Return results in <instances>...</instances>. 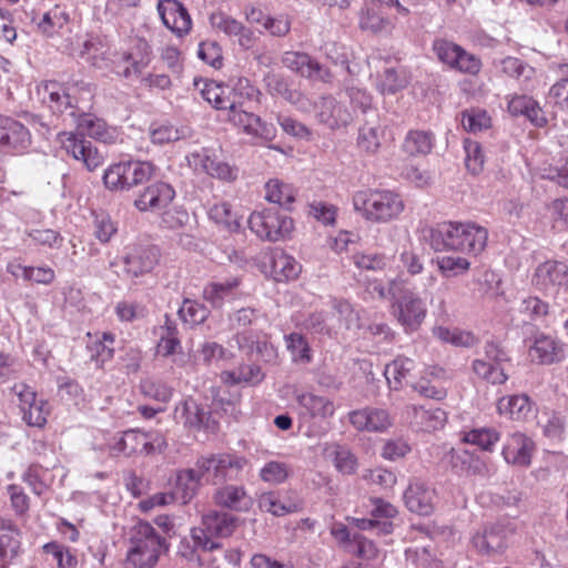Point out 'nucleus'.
I'll return each instance as SVG.
<instances>
[{"label": "nucleus", "mask_w": 568, "mask_h": 568, "mask_svg": "<svg viewBox=\"0 0 568 568\" xmlns=\"http://www.w3.org/2000/svg\"><path fill=\"white\" fill-rule=\"evenodd\" d=\"M500 434L495 428H471L464 430L462 442L467 445H475L484 452H494L495 445L499 442Z\"/></svg>", "instance_id": "nucleus-39"}, {"label": "nucleus", "mask_w": 568, "mask_h": 568, "mask_svg": "<svg viewBox=\"0 0 568 568\" xmlns=\"http://www.w3.org/2000/svg\"><path fill=\"white\" fill-rule=\"evenodd\" d=\"M532 450L531 439L525 434L516 432L508 436L504 448H501V456L506 463L513 466L527 467L531 463Z\"/></svg>", "instance_id": "nucleus-24"}, {"label": "nucleus", "mask_w": 568, "mask_h": 568, "mask_svg": "<svg viewBox=\"0 0 568 568\" xmlns=\"http://www.w3.org/2000/svg\"><path fill=\"white\" fill-rule=\"evenodd\" d=\"M209 215L216 224L224 225L229 230H237L240 227L237 213L232 211L231 204L225 201L213 204Z\"/></svg>", "instance_id": "nucleus-53"}, {"label": "nucleus", "mask_w": 568, "mask_h": 568, "mask_svg": "<svg viewBox=\"0 0 568 568\" xmlns=\"http://www.w3.org/2000/svg\"><path fill=\"white\" fill-rule=\"evenodd\" d=\"M172 397V389L165 384H149L144 390V398L156 400L155 406L144 403V418L154 416L164 410V405Z\"/></svg>", "instance_id": "nucleus-48"}, {"label": "nucleus", "mask_w": 568, "mask_h": 568, "mask_svg": "<svg viewBox=\"0 0 568 568\" xmlns=\"http://www.w3.org/2000/svg\"><path fill=\"white\" fill-rule=\"evenodd\" d=\"M257 505L262 511L276 517L303 509V500L297 498L294 491H287L284 495H281L280 491L261 493L257 497Z\"/></svg>", "instance_id": "nucleus-21"}, {"label": "nucleus", "mask_w": 568, "mask_h": 568, "mask_svg": "<svg viewBox=\"0 0 568 568\" xmlns=\"http://www.w3.org/2000/svg\"><path fill=\"white\" fill-rule=\"evenodd\" d=\"M284 342H286V348L294 363L310 364L312 362V349L305 336L292 333L284 335Z\"/></svg>", "instance_id": "nucleus-50"}, {"label": "nucleus", "mask_w": 568, "mask_h": 568, "mask_svg": "<svg viewBox=\"0 0 568 568\" xmlns=\"http://www.w3.org/2000/svg\"><path fill=\"white\" fill-rule=\"evenodd\" d=\"M508 112L511 116H524L535 126L542 128L547 124L545 112L539 102L525 94H514L508 98Z\"/></svg>", "instance_id": "nucleus-27"}, {"label": "nucleus", "mask_w": 568, "mask_h": 568, "mask_svg": "<svg viewBox=\"0 0 568 568\" xmlns=\"http://www.w3.org/2000/svg\"><path fill=\"white\" fill-rule=\"evenodd\" d=\"M348 420L357 432H385L392 426L389 413L377 407L349 412Z\"/></svg>", "instance_id": "nucleus-22"}, {"label": "nucleus", "mask_w": 568, "mask_h": 568, "mask_svg": "<svg viewBox=\"0 0 568 568\" xmlns=\"http://www.w3.org/2000/svg\"><path fill=\"white\" fill-rule=\"evenodd\" d=\"M39 92L42 93L43 103H48L53 112H62L65 108L72 105L70 95L65 93L64 88L55 81L45 82L39 89Z\"/></svg>", "instance_id": "nucleus-43"}, {"label": "nucleus", "mask_w": 568, "mask_h": 568, "mask_svg": "<svg viewBox=\"0 0 568 568\" xmlns=\"http://www.w3.org/2000/svg\"><path fill=\"white\" fill-rule=\"evenodd\" d=\"M268 274L275 282L294 281L303 266L290 254L281 248H274L268 255Z\"/></svg>", "instance_id": "nucleus-25"}, {"label": "nucleus", "mask_w": 568, "mask_h": 568, "mask_svg": "<svg viewBox=\"0 0 568 568\" xmlns=\"http://www.w3.org/2000/svg\"><path fill=\"white\" fill-rule=\"evenodd\" d=\"M296 402L302 409V416L312 420L325 422L336 413L333 399L311 392L297 394Z\"/></svg>", "instance_id": "nucleus-23"}, {"label": "nucleus", "mask_w": 568, "mask_h": 568, "mask_svg": "<svg viewBox=\"0 0 568 568\" xmlns=\"http://www.w3.org/2000/svg\"><path fill=\"white\" fill-rule=\"evenodd\" d=\"M531 285L545 295L557 296L568 291V264L562 260H546L535 267Z\"/></svg>", "instance_id": "nucleus-5"}, {"label": "nucleus", "mask_w": 568, "mask_h": 568, "mask_svg": "<svg viewBox=\"0 0 568 568\" xmlns=\"http://www.w3.org/2000/svg\"><path fill=\"white\" fill-rule=\"evenodd\" d=\"M290 466L283 462H266L260 469V478L271 485H280L290 478Z\"/></svg>", "instance_id": "nucleus-57"}, {"label": "nucleus", "mask_w": 568, "mask_h": 568, "mask_svg": "<svg viewBox=\"0 0 568 568\" xmlns=\"http://www.w3.org/2000/svg\"><path fill=\"white\" fill-rule=\"evenodd\" d=\"M392 315L406 333H413L424 323L427 307L422 297L408 292L392 304Z\"/></svg>", "instance_id": "nucleus-14"}, {"label": "nucleus", "mask_w": 568, "mask_h": 568, "mask_svg": "<svg viewBox=\"0 0 568 568\" xmlns=\"http://www.w3.org/2000/svg\"><path fill=\"white\" fill-rule=\"evenodd\" d=\"M437 266L442 276L455 277L467 274L471 267V262L468 261L467 257L446 255L437 260Z\"/></svg>", "instance_id": "nucleus-52"}, {"label": "nucleus", "mask_w": 568, "mask_h": 568, "mask_svg": "<svg viewBox=\"0 0 568 568\" xmlns=\"http://www.w3.org/2000/svg\"><path fill=\"white\" fill-rule=\"evenodd\" d=\"M67 154L83 164L89 171H94L104 163V156L92 142L84 139L83 133L61 132L57 138Z\"/></svg>", "instance_id": "nucleus-11"}, {"label": "nucleus", "mask_w": 568, "mask_h": 568, "mask_svg": "<svg viewBox=\"0 0 568 568\" xmlns=\"http://www.w3.org/2000/svg\"><path fill=\"white\" fill-rule=\"evenodd\" d=\"M205 475L194 469H183L176 475L175 495L183 504H187L196 494L200 478Z\"/></svg>", "instance_id": "nucleus-42"}, {"label": "nucleus", "mask_w": 568, "mask_h": 568, "mask_svg": "<svg viewBox=\"0 0 568 568\" xmlns=\"http://www.w3.org/2000/svg\"><path fill=\"white\" fill-rule=\"evenodd\" d=\"M462 222L444 221L434 226H425L423 236L435 252H458Z\"/></svg>", "instance_id": "nucleus-16"}, {"label": "nucleus", "mask_w": 568, "mask_h": 568, "mask_svg": "<svg viewBox=\"0 0 568 568\" xmlns=\"http://www.w3.org/2000/svg\"><path fill=\"white\" fill-rule=\"evenodd\" d=\"M251 101L245 98L237 101L235 108L227 111V120L251 138L270 142L275 138V129L247 110L246 103Z\"/></svg>", "instance_id": "nucleus-10"}, {"label": "nucleus", "mask_w": 568, "mask_h": 568, "mask_svg": "<svg viewBox=\"0 0 568 568\" xmlns=\"http://www.w3.org/2000/svg\"><path fill=\"white\" fill-rule=\"evenodd\" d=\"M246 465L247 459L244 456L226 452L212 454L196 462L197 469L210 477L214 485L239 478Z\"/></svg>", "instance_id": "nucleus-4"}, {"label": "nucleus", "mask_w": 568, "mask_h": 568, "mask_svg": "<svg viewBox=\"0 0 568 568\" xmlns=\"http://www.w3.org/2000/svg\"><path fill=\"white\" fill-rule=\"evenodd\" d=\"M433 148V135L430 132L412 130L402 143V151L408 156L417 158L427 155Z\"/></svg>", "instance_id": "nucleus-40"}, {"label": "nucleus", "mask_w": 568, "mask_h": 568, "mask_svg": "<svg viewBox=\"0 0 568 568\" xmlns=\"http://www.w3.org/2000/svg\"><path fill=\"white\" fill-rule=\"evenodd\" d=\"M528 356L532 363L541 365L554 364L561 358V347L549 335H539L530 346Z\"/></svg>", "instance_id": "nucleus-35"}, {"label": "nucleus", "mask_w": 568, "mask_h": 568, "mask_svg": "<svg viewBox=\"0 0 568 568\" xmlns=\"http://www.w3.org/2000/svg\"><path fill=\"white\" fill-rule=\"evenodd\" d=\"M241 284L239 276L210 281L203 288V298L213 307H221L225 301L237 294Z\"/></svg>", "instance_id": "nucleus-29"}, {"label": "nucleus", "mask_w": 568, "mask_h": 568, "mask_svg": "<svg viewBox=\"0 0 568 568\" xmlns=\"http://www.w3.org/2000/svg\"><path fill=\"white\" fill-rule=\"evenodd\" d=\"M193 85L200 95L216 110L229 111L236 105L237 101L244 98L258 102L261 95L260 90L251 85L245 78L239 79L233 88L204 78H194Z\"/></svg>", "instance_id": "nucleus-2"}, {"label": "nucleus", "mask_w": 568, "mask_h": 568, "mask_svg": "<svg viewBox=\"0 0 568 568\" xmlns=\"http://www.w3.org/2000/svg\"><path fill=\"white\" fill-rule=\"evenodd\" d=\"M12 392L18 398V408L24 423L29 427L43 428L50 414L48 402L41 399L37 392L23 382L13 385Z\"/></svg>", "instance_id": "nucleus-9"}, {"label": "nucleus", "mask_w": 568, "mask_h": 568, "mask_svg": "<svg viewBox=\"0 0 568 568\" xmlns=\"http://www.w3.org/2000/svg\"><path fill=\"white\" fill-rule=\"evenodd\" d=\"M77 128L82 133L103 141L104 143H111L113 141V131L110 130L106 122L92 114H81L77 120Z\"/></svg>", "instance_id": "nucleus-38"}, {"label": "nucleus", "mask_w": 568, "mask_h": 568, "mask_svg": "<svg viewBox=\"0 0 568 568\" xmlns=\"http://www.w3.org/2000/svg\"><path fill=\"white\" fill-rule=\"evenodd\" d=\"M186 160L195 172L206 173L212 179L225 182L237 179L239 169L219 159L211 149L194 151L187 155Z\"/></svg>", "instance_id": "nucleus-13"}, {"label": "nucleus", "mask_w": 568, "mask_h": 568, "mask_svg": "<svg viewBox=\"0 0 568 568\" xmlns=\"http://www.w3.org/2000/svg\"><path fill=\"white\" fill-rule=\"evenodd\" d=\"M213 500L216 506L236 511H246L252 506V499L243 486H224L214 493Z\"/></svg>", "instance_id": "nucleus-32"}, {"label": "nucleus", "mask_w": 568, "mask_h": 568, "mask_svg": "<svg viewBox=\"0 0 568 568\" xmlns=\"http://www.w3.org/2000/svg\"><path fill=\"white\" fill-rule=\"evenodd\" d=\"M21 534L14 526H10L8 530L0 534V557L4 561H11L19 552Z\"/></svg>", "instance_id": "nucleus-58"}, {"label": "nucleus", "mask_w": 568, "mask_h": 568, "mask_svg": "<svg viewBox=\"0 0 568 568\" xmlns=\"http://www.w3.org/2000/svg\"><path fill=\"white\" fill-rule=\"evenodd\" d=\"M359 27L362 30L378 33L394 28L393 21L384 16L382 10L363 7L359 17Z\"/></svg>", "instance_id": "nucleus-47"}, {"label": "nucleus", "mask_w": 568, "mask_h": 568, "mask_svg": "<svg viewBox=\"0 0 568 568\" xmlns=\"http://www.w3.org/2000/svg\"><path fill=\"white\" fill-rule=\"evenodd\" d=\"M239 519L225 511L210 510L203 516L206 532L215 538H227L237 528Z\"/></svg>", "instance_id": "nucleus-34"}, {"label": "nucleus", "mask_w": 568, "mask_h": 568, "mask_svg": "<svg viewBox=\"0 0 568 568\" xmlns=\"http://www.w3.org/2000/svg\"><path fill=\"white\" fill-rule=\"evenodd\" d=\"M355 212L366 222L390 223L405 211V201L398 193L387 189H364L353 195Z\"/></svg>", "instance_id": "nucleus-1"}, {"label": "nucleus", "mask_w": 568, "mask_h": 568, "mask_svg": "<svg viewBox=\"0 0 568 568\" xmlns=\"http://www.w3.org/2000/svg\"><path fill=\"white\" fill-rule=\"evenodd\" d=\"M508 354L494 343H488L484 349V358L473 362L475 375L491 385H503L508 381L506 364H509Z\"/></svg>", "instance_id": "nucleus-8"}, {"label": "nucleus", "mask_w": 568, "mask_h": 568, "mask_svg": "<svg viewBox=\"0 0 568 568\" xmlns=\"http://www.w3.org/2000/svg\"><path fill=\"white\" fill-rule=\"evenodd\" d=\"M182 67V55L178 47L165 44L160 49L159 57L155 58L154 69L166 72H180Z\"/></svg>", "instance_id": "nucleus-51"}, {"label": "nucleus", "mask_w": 568, "mask_h": 568, "mask_svg": "<svg viewBox=\"0 0 568 568\" xmlns=\"http://www.w3.org/2000/svg\"><path fill=\"white\" fill-rule=\"evenodd\" d=\"M47 469L39 464H31L22 478L23 481L30 487L32 494L42 495L48 489L45 483Z\"/></svg>", "instance_id": "nucleus-62"}, {"label": "nucleus", "mask_w": 568, "mask_h": 568, "mask_svg": "<svg viewBox=\"0 0 568 568\" xmlns=\"http://www.w3.org/2000/svg\"><path fill=\"white\" fill-rule=\"evenodd\" d=\"M316 116L332 130L345 126L351 121L347 109L331 97L323 98L316 104Z\"/></svg>", "instance_id": "nucleus-31"}, {"label": "nucleus", "mask_w": 568, "mask_h": 568, "mask_svg": "<svg viewBox=\"0 0 568 568\" xmlns=\"http://www.w3.org/2000/svg\"><path fill=\"white\" fill-rule=\"evenodd\" d=\"M158 11L164 27L178 37L187 34L192 28L191 16L178 0H160Z\"/></svg>", "instance_id": "nucleus-20"}, {"label": "nucleus", "mask_w": 568, "mask_h": 568, "mask_svg": "<svg viewBox=\"0 0 568 568\" xmlns=\"http://www.w3.org/2000/svg\"><path fill=\"white\" fill-rule=\"evenodd\" d=\"M31 146V133L20 121L0 114V152L17 156L27 153Z\"/></svg>", "instance_id": "nucleus-12"}, {"label": "nucleus", "mask_w": 568, "mask_h": 568, "mask_svg": "<svg viewBox=\"0 0 568 568\" xmlns=\"http://www.w3.org/2000/svg\"><path fill=\"white\" fill-rule=\"evenodd\" d=\"M123 568H142V536L138 526L133 527L129 538Z\"/></svg>", "instance_id": "nucleus-60"}, {"label": "nucleus", "mask_w": 568, "mask_h": 568, "mask_svg": "<svg viewBox=\"0 0 568 568\" xmlns=\"http://www.w3.org/2000/svg\"><path fill=\"white\" fill-rule=\"evenodd\" d=\"M282 64L292 72L311 80L329 83L333 80V73L304 52L288 51L281 58Z\"/></svg>", "instance_id": "nucleus-15"}, {"label": "nucleus", "mask_w": 568, "mask_h": 568, "mask_svg": "<svg viewBox=\"0 0 568 568\" xmlns=\"http://www.w3.org/2000/svg\"><path fill=\"white\" fill-rule=\"evenodd\" d=\"M499 416H507L514 420H524L530 414L531 402L525 394L500 397L496 403Z\"/></svg>", "instance_id": "nucleus-36"}, {"label": "nucleus", "mask_w": 568, "mask_h": 568, "mask_svg": "<svg viewBox=\"0 0 568 568\" xmlns=\"http://www.w3.org/2000/svg\"><path fill=\"white\" fill-rule=\"evenodd\" d=\"M387 130L386 126L364 124L359 129L357 145L361 151L374 154L381 148V140Z\"/></svg>", "instance_id": "nucleus-49"}, {"label": "nucleus", "mask_w": 568, "mask_h": 568, "mask_svg": "<svg viewBox=\"0 0 568 568\" xmlns=\"http://www.w3.org/2000/svg\"><path fill=\"white\" fill-rule=\"evenodd\" d=\"M405 414L409 423L424 432H436L442 429L447 420L444 409H425L422 406L410 405L406 407Z\"/></svg>", "instance_id": "nucleus-30"}, {"label": "nucleus", "mask_w": 568, "mask_h": 568, "mask_svg": "<svg viewBox=\"0 0 568 568\" xmlns=\"http://www.w3.org/2000/svg\"><path fill=\"white\" fill-rule=\"evenodd\" d=\"M515 535L509 523L496 521L483 526L471 538V544L481 556H494L506 551Z\"/></svg>", "instance_id": "nucleus-6"}, {"label": "nucleus", "mask_w": 568, "mask_h": 568, "mask_svg": "<svg viewBox=\"0 0 568 568\" xmlns=\"http://www.w3.org/2000/svg\"><path fill=\"white\" fill-rule=\"evenodd\" d=\"M209 314L210 311L206 306L193 300H184L179 308L180 318L190 325L205 322Z\"/></svg>", "instance_id": "nucleus-56"}, {"label": "nucleus", "mask_w": 568, "mask_h": 568, "mask_svg": "<svg viewBox=\"0 0 568 568\" xmlns=\"http://www.w3.org/2000/svg\"><path fill=\"white\" fill-rule=\"evenodd\" d=\"M540 176L568 189V158H561L552 164L544 165L540 169Z\"/></svg>", "instance_id": "nucleus-63"}, {"label": "nucleus", "mask_w": 568, "mask_h": 568, "mask_svg": "<svg viewBox=\"0 0 568 568\" xmlns=\"http://www.w3.org/2000/svg\"><path fill=\"white\" fill-rule=\"evenodd\" d=\"M166 550L165 539L155 532L154 527L144 524V565L152 567Z\"/></svg>", "instance_id": "nucleus-44"}, {"label": "nucleus", "mask_w": 568, "mask_h": 568, "mask_svg": "<svg viewBox=\"0 0 568 568\" xmlns=\"http://www.w3.org/2000/svg\"><path fill=\"white\" fill-rule=\"evenodd\" d=\"M408 510L422 516H429L436 508V490L422 483H413L404 494Z\"/></svg>", "instance_id": "nucleus-26"}, {"label": "nucleus", "mask_w": 568, "mask_h": 568, "mask_svg": "<svg viewBox=\"0 0 568 568\" xmlns=\"http://www.w3.org/2000/svg\"><path fill=\"white\" fill-rule=\"evenodd\" d=\"M70 21L71 18L68 10L63 6L57 4L42 14L38 22V28L45 37H54Z\"/></svg>", "instance_id": "nucleus-37"}, {"label": "nucleus", "mask_w": 568, "mask_h": 568, "mask_svg": "<svg viewBox=\"0 0 568 568\" xmlns=\"http://www.w3.org/2000/svg\"><path fill=\"white\" fill-rule=\"evenodd\" d=\"M415 367L413 359L406 356H397L390 364L384 368V376L393 388L398 389L403 386V382L407 379L410 372Z\"/></svg>", "instance_id": "nucleus-45"}, {"label": "nucleus", "mask_w": 568, "mask_h": 568, "mask_svg": "<svg viewBox=\"0 0 568 568\" xmlns=\"http://www.w3.org/2000/svg\"><path fill=\"white\" fill-rule=\"evenodd\" d=\"M465 151V166L468 172L476 175L483 170L484 153L477 141L465 139L463 142Z\"/></svg>", "instance_id": "nucleus-59"}, {"label": "nucleus", "mask_w": 568, "mask_h": 568, "mask_svg": "<svg viewBox=\"0 0 568 568\" xmlns=\"http://www.w3.org/2000/svg\"><path fill=\"white\" fill-rule=\"evenodd\" d=\"M408 85V78L405 71L395 69L384 70L381 74L378 89L383 94H394Z\"/></svg>", "instance_id": "nucleus-54"}, {"label": "nucleus", "mask_w": 568, "mask_h": 568, "mask_svg": "<svg viewBox=\"0 0 568 568\" xmlns=\"http://www.w3.org/2000/svg\"><path fill=\"white\" fill-rule=\"evenodd\" d=\"M462 123L466 131L478 133L491 126V118L487 111L479 108H473L463 113Z\"/></svg>", "instance_id": "nucleus-55"}, {"label": "nucleus", "mask_w": 568, "mask_h": 568, "mask_svg": "<svg viewBox=\"0 0 568 568\" xmlns=\"http://www.w3.org/2000/svg\"><path fill=\"white\" fill-rule=\"evenodd\" d=\"M103 181L109 190H129L142 181V162L111 164L104 172Z\"/></svg>", "instance_id": "nucleus-17"}, {"label": "nucleus", "mask_w": 568, "mask_h": 568, "mask_svg": "<svg viewBox=\"0 0 568 568\" xmlns=\"http://www.w3.org/2000/svg\"><path fill=\"white\" fill-rule=\"evenodd\" d=\"M114 342L115 337L113 334L103 333L95 335L94 341L88 345L91 361H93L98 367H103L113 358Z\"/></svg>", "instance_id": "nucleus-41"}, {"label": "nucleus", "mask_w": 568, "mask_h": 568, "mask_svg": "<svg viewBox=\"0 0 568 568\" xmlns=\"http://www.w3.org/2000/svg\"><path fill=\"white\" fill-rule=\"evenodd\" d=\"M447 379L446 371L440 366H425L420 377L412 384V387L422 397L443 400L447 396V389L444 386Z\"/></svg>", "instance_id": "nucleus-19"}, {"label": "nucleus", "mask_w": 568, "mask_h": 568, "mask_svg": "<svg viewBox=\"0 0 568 568\" xmlns=\"http://www.w3.org/2000/svg\"><path fill=\"white\" fill-rule=\"evenodd\" d=\"M487 243L488 230L486 227L473 222H462L458 252L476 257L485 250Z\"/></svg>", "instance_id": "nucleus-28"}, {"label": "nucleus", "mask_w": 568, "mask_h": 568, "mask_svg": "<svg viewBox=\"0 0 568 568\" xmlns=\"http://www.w3.org/2000/svg\"><path fill=\"white\" fill-rule=\"evenodd\" d=\"M433 335H435V338L450 343L455 346L468 347L475 343V337L473 334L462 332L457 328L449 329L444 326H437L435 329H433Z\"/></svg>", "instance_id": "nucleus-61"}, {"label": "nucleus", "mask_w": 568, "mask_h": 568, "mask_svg": "<svg viewBox=\"0 0 568 568\" xmlns=\"http://www.w3.org/2000/svg\"><path fill=\"white\" fill-rule=\"evenodd\" d=\"M210 23L217 32H223L230 39H236L244 49L253 48L255 44L254 32L224 11L213 12L210 16Z\"/></svg>", "instance_id": "nucleus-18"}, {"label": "nucleus", "mask_w": 568, "mask_h": 568, "mask_svg": "<svg viewBox=\"0 0 568 568\" xmlns=\"http://www.w3.org/2000/svg\"><path fill=\"white\" fill-rule=\"evenodd\" d=\"M297 189L293 183L272 179L264 184V199L278 206L291 210L296 201Z\"/></svg>", "instance_id": "nucleus-33"}, {"label": "nucleus", "mask_w": 568, "mask_h": 568, "mask_svg": "<svg viewBox=\"0 0 568 568\" xmlns=\"http://www.w3.org/2000/svg\"><path fill=\"white\" fill-rule=\"evenodd\" d=\"M174 196V189L164 182H156L144 190V200L148 202L149 210L161 213L162 223L166 227H179L183 223L182 220L187 219L185 211L170 209Z\"/></svg>", "instance_id": "nucleus-7"}, {"label": "nucleus", "mask_w": 568, "mask_h": 568, "mask_svg": "<svg viewBox=\"0 0 568 568\" xmlns=\"http://www.w3.org/2000/svg\"><path fill=\"white\" fill-rule=\"evenodd\" d=\"M247 224L262 241L272 243L291 239L295 229L293 217L275 209L251 212Z\"/></svg>", "instance_id": "nucleus-3"}, {"label": "nucleus", "mask_w": 568, "mask_h": 568, "mask_svg": "<svg viewBox=\"0 0 568 568\" xmlns=\"http://www.w3.org/2000/svg\"><path fill=\"white\" fill-rule=\"evenodd\" d=\"M175 414L183 425L191 429L202 427L206 417L203 408L191 397L176 407Z\"/></svg>", "instance_id": "nucleus-46"}, {"label": "nucleus", "mask_w": 568, "mask_h": 568, "mask_svg": "<svg viewBox=\"0 0 568 568\" xmlns=\"http://www.w3.org/2000/svg\"><path fill=\"white\" fill-rule=\"evenodd\" d=\"M552 227L558 231L568 230V197H559L548 205Z\"/></svg>", "instance_id": "nucleus-64"}]
</instances>
